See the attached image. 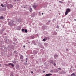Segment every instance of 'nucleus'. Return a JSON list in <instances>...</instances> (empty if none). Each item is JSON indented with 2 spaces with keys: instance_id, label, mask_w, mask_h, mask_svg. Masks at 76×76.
<instances>
[{
  "instance_id": "1",
  "label": "nucleus",
  "mask_w": 76,
  "mask_h": 76,
  "mask_svg": "<svg viewBox=\"0 0 76 76\" xmlns=\"http://www.w3.org/2000/svg\"><path fill=\"white\" fill-rule=\"evenodd\" d=\"M14 23H13V21H10L8 23V25H10V26H12V25H13Z\"/></svg>"
},
{
  "instance_id": "2",
  "label": "nucleus",
  "mask_w": 76,
  "mask_h": 76,
  "mask_svg": "<svg viewBox=\"0 0 76 76\" xmlns=\"http://www.w3.org/2000/svg\"><path fill=\"white\" fill-rule=\"evenodd\" d=\"M9 66H11L12 67H14L15 66V65L13 64V63H10L8 64Z\"/></svg>"
},
{
  "instance_id": "3",
  "label": "nucleus",
  "mask_w": 76,
  "mask_h": 76,
  "mask_svg": "<svg viewBox=\"0 0 76 76\" xmlns=\"http://www.w3.org/2000/svg\"><path fill=\"white\" fill-rule=\"evenodd\" d=\"M22 32H25L26 33H27V32H28V30L26 29H22Z\"/></svg>"
},
{
  "instance_id": "4",
  "label": "nucleus",
  "mask_w": 76,
  "mask_h": 76,
  "mask_svg": "<svg viewBox=\"0 0 76 76\" xmlns=\"http://www.w3.org/2000/svg\"><path fill=\"white\" fill-rule=\"evenodd\" d=\"M16 68L17 70H19L20 69V66L19 65H16Z\"/></svg>"
},
{
  "instance_id": "5",
  "label": "nucleus",
  "mask_w": 76,
  "mask_h": 76,
  "mask_svg": "<svg viewBox=\"0 0 76 76\" xmlns=\"http://www.w3.org/2000/svg\"><path fill=\"white\" fill-rule=\"evenodd\" d=\"M4 29L3 28L1 30V31H0V34H2V35H3V32H4Z\"/></svg>"
},
{
  "instance_id": "6",
  "label": "nucleus",
  "mask_w": 76,
  "mask_h": 76,
  "mask_svg": "<svg viewBox=\"0 0 76 76\" xmlns=\"http://www.w3.org/2000/svg\"><path fill=\"white\" fill-rule=\"evenodd\" d=\"M66 11L68 13H69V12H70V9L69 8L67 9Z\"/></svg>"
},
{
  "instance_id": "7",
  "label": "nucleus",
  "mask_w": 76,
  "mask_h": 76,
  "mask_svg": "<svg viewBox=\"0 0 76 76\" xmlns=\"http://www.w3.org/2000/svg\"><path fill=\"white\" fill-rule=\"evenodd\" d=\"M33 53L34 54H37L38 53V51H37V50H34Z\"/></svg>"
},
{
  "instance_id": "8",
  "label": "nucleus",
  "mask_w": 76,
  "mask_h": 76,
  "mask_svg": "<svg viewBox=\"0 0 76 76\" xmlns=\"http://www.w3.org/2000/svg\"><path fill=\"white\" fill-rule=\"evenodd\" d=\"M9 39H7L6 40H5V42L6 43H7V44H9Z\"/></svg>"
},
{
  "instance_id": "9",
  "label": "nucleus",
  "mask_w": 76,
  "mask_h": 76,
  "mask_svg": "<svg viewBox=\"0 0 76 76\" xmlns=\"http://www.w3.org/2000/svg\"><path fill=\"white\" fill-rule=\"evenodd\" d=\"M52 74H46L45 75V76H50V75H51Z\"/></svg>"
},
{
  "instance_id": "10",
  "label": "nucleus",
  "mask_w": 76,
  "mask_h": 76,
  "mask_svg": "<svg viewBox=\"0 0 76 76\" xmlns=\"http://www.w3.org/2000/svg\"><path fill=\"white\" fill-rule=\"evenodd\" d=\"M58 57V55L57 54L55 55L54 56V57L55 58V59H56V58Z\"/></svg>"
},
{
  "instance_id": "11",
  "label": "nucleus",
  "mask_w": 76,
  "mask_h": 76,
  "mask_svg": "<svg viewBox=\"0 0 76 76\" xmlns=\"http://www.w3.org/2000/svg\"><path fill=\"white\" fill-rule=\"evenodd\" d=\"M20 57L21 59H23V56L22 55H20Z\"/></svg>"
},
{
  "instance_id": "12",
  "label": "nucleus",
  "mask_w": 76,
  "mask_h": 76,
  "mask_svg": "<svg viewBox=\"0 0 76 76\" xmlns=\"http://www.w3.org/2000/svg\"><path fill=\"white\" fill-rule=\"evenodd\" d=\"M37 7V5H33V8H34V9H35Z\"/></svg>"
},
{
  "instance_id": "13",
  "label": "nucleus",
  "mask_w": 76,
  "mask_h": 76,
  "mask_svg": "<svg viewBox=\"0 0 76 76\" xmlns=\"http://www.w3.org/2000/svg\"><path fill=\"white\" fill-rule=\"evenodd\" d=\"M71 76H76V74H75V73H72V74H71Z\"/></svg>"
},
{
  "instance_id": "14",
  "label": "nucleus",
  "mask_w": 76,
  "mask_h": 76,
  "mask_svg": "<svg viewBox=\"0 0 76 76\" xmlns=\"http://www.w3.org/2000/svg\"><path fill=\"white\" fill-rule=\"evenodd\" d=\"M9 6L10 8H12V7H13V5H12L11 4H10L9 5Z\"/></svg>"
},
{
  "instance_id": "15",
  "label": "nucleus",
  "mask_w": 76,
  "mask_h": 76,
  "mask_svg": "<svg viewBox=\"0 0 76 76\" xmlns=\"http://www.w3.org/2000/svg\"><path fill=\"white\" fill-rule=\"evenodd\" d=\"M4 19V17H3V16H1L0 17V19H1H1Z\"/></svg>"
},
{
  "instance_id": "16",
  "label": "nucleus",
  "mask_w": 76,
  "mask_h": 76,
  "mask_svg": "<svg viewBox=\"0 0 76 76\" xmlns=\"http://www.w3.org/2000/svg\"><path fill=\"white\" fill-rule=\"evenodd\" d=\"M9 43H10V44H12V41L9 40Z\"/></svg>"
},
{
  "instance_id": "17",
  "label": "nucleus",
  "mask_w": 76,
  "mask_h": 76,
  "mask_svg": "<svg viewBox=\"0 0 76 76\" xmlns=\"http://www.w3.org/2000/svg\"><path fill=\"white\" fill-rule=\"evenodd\" d=\"M12 63H14V64H16V62L15 61H12Z\"/></svg>"
},
{
  "instance_id": "18",
  "label": "nucleus",
  "mask_w": 76,
  "mask_h": 76,
  "mask_svg": "<svg viewBox=\"0 0 76 76\" xmlns=\"http://www.w3.org/2000/svg\"><path fill=\"white\" fill-rule=\"evenodd\" d=\"M57 33L56 31L54 32V34H53V35H57Z\"/></svg>"
},
{
  "instance_id": "19",
  "label": "nucleus",
  "mask_w": 76,
  "mask_h": 76,
  "mask_svg": "<svg viewBox=\"0 0 76 76\" xmlns=\"http://www.w3.org/2000/svg\"><path fill=\"white\" fill-rule=\"evenodd\" d=\"M53 60H51L50 61V63H53Z\"/></svg>"
},
{
  "instance_id": "20",
  "label": "nucleus",
  "mask_w": 76,
  "mask_h": 76,
  "mask_svg": "<svg viewBox=\"0 0 76 76\" xmlns=\"http://www.w3.org/2000/svg\"><path fill=\"white\" fill-rule=\"evenodd\" d=\"M21 29V27L20 26H18V30H20V29Z\"/></svg>"
},
{
  "instance_id": "21",
  "label": "nucleus",
  "mask_w": 76,
  "mask_h": 76,
  "mask_svg": "<svg viewBox=\"0 0 76 76\" xmlns=\"http://www.w3.org/2000/svg\"><path fill=\"white\" fill-rule=\"evenodd\" d=\"M10 76H14V75H13V72H11V73Z\"/></svg>"
},
{
  "instance_id": "22",
  "label": "nucleus",
  "mask_w": 76,
  "mask_h": 76,
  "mask_svg": "<svg viewBox=\"0 0 76 76\" xmlns=\"http://www.w3.org/2000/svg\"><path fill=\"white\" fill-rule=\"evenodd\" d=\"M68 13H69V12L67 11H66L65 12V15H67V14H68Z\"/></svg>"
},
{
  "instance_id": "23",
  "label": "nucleus",
  "mask_w": 76,
  "mask_h": 76,
  "mask_svg": "<svg viewBox=\"0 0 76 76\" xmlns=\"http://www.w3.org/2000/svg\"><path fill=\"white\" fill-rule=\"evenodd\" d=\"M24 64H25V66H28V63H27L26 62L24 63Z\"/></svg>"
},
{
  "instance_id": "24",
  "label": "nucleus",
  "mask_w": 76,
  "mask_h": 76,
  "mask_svg": "<svg viewBox=\"0 0 76 76\" xmlns=\"http://www.w3.org/2000/svg\"><path fill=\"white\" fill-rule=\"evenodd\" d=\"M32 15H33V16H35V12H34L32 14Z\"/></svg>"
},
{
  "instance_id": "25",
  "label": "nucleus",
  "mask_w": 76,
  "mask_h": 76,
  "mask_svg": "<svg viewBox=\"0 0 76 76\" xmlns=\"http://www.w3.org/2000/svg\"><path fill=\"white\" fill-rule=\"evenodd\" d=\"M44 45L45 47H47V44L46 43H44Z\"/></svg>"
},
{
  "instance_id": "26",
  "label": "nucleus",
  "mask_w": 76,
  "mask_h": 76,
  "mask_svg": "<svg viewBox=\"0 0 76 76\" xmlns=\"http://www.w3.org/2000/svg\"><path fill=\"white\" fill-rule=\"evenodd\" d=\"M32 9L31 8H30V9L29 10V11L31 12H32Z\"/></svg>"
},
{
  "instance_id": "27",
  "label": "nucleus",
  "mask_w": 76,
  "mask_h": 76,
  "mask_svg": "<svg viewBox=\"0 0 76 76\" xmlns=\"http://www.w3.org/2000/svg\"><path fill=\"white\" fill-rule=\"evenodd\" d=\"M56 28H57V29L59 28V26H58L57 25V26L56 27Z\"/></svg>"
},
{
  "instance_id": "28",
  "label": "nucleus",
  "mask_w": 76,
  "mask_h": 76,
  "mask_svg": "<svg viewBox=\"0 0 76 76\" xmlns=\"http://www.w3.org/2000/svg\"><path fill=\"white\" fill-rule=\"evenodd\" d=\"M53 72H54V70H50V72H51V73H53Z\"/></svg>"
},
{
  "instance_id": "29",
  "label": "nucleus",
  "mask_w": 76,
  "mask_h": 76,
  "mask_svg": "<svg viewBox=\"0 0 76 76\" xmlns=\"http://www.w3.org/2000/svg\"><path fill=\"white\" fill-rule=\"evenodd\" d=\"M38 42V40H37V44H39V42Z\"/></svg>"
},
{
  "instance_id": "30",
  "label": "nucleus",
  "mask_w": 76,
  "mask_h": 76,
  "mask_svg": "<svg viewBox=\"0 0 76 76\" xmlns=\"http://www.w3.org/2000/svg\"><path fill=\"white\" fill-rule=\"evenodd\" d=\"M53 64V65L55 66H56V63H54Z\"/></svg>"
},
{
  "instance_id": "31",
  "label": "nucleus",
  "mask_w": 76,
  "mask_h": 76,
  "mask_svg": "<svg viewBox=\"0 0 76 76\" xmlns=\"http://www.w3.org/2000/svg\"><path fill=\"white\" fill-rule=\"evenodd\" d=\"M43 41H46V39H45V38L43 39Z\"/></svg>"
},
{
  "instance_id": "32",
  "label": "nucleus",
  "mask_w": 76,
  "mask_h": 76,
  "mask_svg": "<svg viewBox=\"0 0 76 76\" xmlns=\"http://www.w3.org/2000/svg\"><path fill=\"white\" fill-rule=\"evenodd\" d=\"M1 6H2V7H4V5H3V4H1Z\"/></svg>"
},
{
  "instance_id": "33",
  "label": "nucleus",
  "mask_w": 76,
  "mask_h": 76,
  "mask_svg": "<svg viewBox=\"0 0 76 76\" xmlns=\"http://www.w3.org/2000/svg\"><path fill=\"white\" fill-rule=\"evenodd\" d=\"M13 40L14 41H16V39H14Z\"/></svg>"
},
{
  "instance_id": "34",
  "label": "nucleus",
  "mask_w": 76,
  "mask_h": 76,
  "mask_svg": "<svg viewBox=\"0 0 76 76\" xmlns=\"http://www.w3.org/2000/svg\"><path fill=\"white\" fill-rule=\"evenodd\" d=\"M45 39H46V40H47V37H45Z\"/></svg>"
},
{
  "instance_id": "35",
  "label": "nucleus",
  "mask_w": 76,
  "mask_h": 76,
  "mask_svg": "<svg viewBox=\"0 0 76 76\" xmlns=\"http://www.w3.org/2000/svg\"><path fill=\"white\" fill-rule=\"evenodd\" d=\"M14 52L15 53H17V52L16 51H15Z\"/></svg>"
},
{
  "instance_id": "36",
  "label": "nucleus",
  "mask_w": 76,
  "mask_h": 76,
  "mask_svg": "<svg viewBox=\"0 0 76 76\" xmlns=\"http://www.w3.org/2000/svg\"><path fill=\"white\" fill-rule=\"evenodd\" d=\"M47 25H49V24H50V23H47Z\"/></svg>"
},
{
  "instance_id": "37",
  "label": "nucleus",
  "mask_w": 76,
  "mask_h": 76,
  "mask_svg": "<svg viewBox=\"0 0 76 76\" xmlns=\"http://www.w3.org/2000/svg\"><path fill=\"white\" fill-rule=\"evenodd\" d=\"M26 61H28V58H26Z\"/></svg>"
},
{
  "instance_id": "38",
  "label": "nucleus",
  "mask_w": 76,
  "mask_h": 76,
  "mask_svg": "<svg viewBox=\"0 0 76 76\" xmlns=\"http://www.w3.org/2000/svg\"><path fill=\"white\" fill-rule=\"evenodd\" d=\"M59 3H62V1H59Z\"/></svg>"
},
{
  "instance_id": "39",
  "label": "nucleus",
  "mask_w": 76,
  "mask_h": 76,
  "mask_svg": "<svg viewBox=\"0 0 76 76\" xmlns=\"http://www.w3.org/2000/svg\"><path fill=\"white\" fill-rule=\"evenodd\" d=\"M50 22H51V20H49L48 21L49 23H50Z\"/></svg>"
},
{
  "instance_id": "40",
  "label": "nucleus",
  "mask_w": 76,
  "mask_h": 76,
  "mask_svg": "<svg viewBox=\"0 0 76 76\" xmlns=\"http://www.w3.org/2000/svg\"><path fill=\"white\" fill-rule=\"evenodd\" d=\"M58 69H59L60 70H61V68H58Z\"/></svg>"
},
{
  "instance_id": "41",
  "label": "nucleus",
  "mask_w": 76,
  "mask_h": 76,
  "mask_svg": "<svg viewBox=\"0 0 76 76\" xmlns=\"http://www.w3.org/2000/svg\"><path fill=\"white\" fill-rule=\"evenodd\" d=\"M66 51H68V49H67L66 48Z\"/></svg>"
},
{
  "instance_id": "42",
  "label": "nucleus",
  "mask_w": 76,
  "mask_h": 76,
  "mask_svg": "<svg viewBox=\"0 0 76 76\" xmlns=\"http://www.w3.org/2000/svg\"><path fill=\"white\" fill-rule=\"evenodd\" d=\"M23 47L24 48H25V46L24 45V46H23Z\"/></svg>"
},
{
  "instance_id": "43",
  "label": "nucleus",
  "mask_w": 76,
  "mask_h": 76,
  "mask_svg": "<svg viewBox=\"0 0 76 76\" xmlns=\"http://www.w3.org/2000/svg\"><path fill=\"white\" fill-rule=\"evenodd\" d=\"M31 73H33V71H31Z\"/></svg>"
},
{
  "instance_id": "44",
  "label": "nucleus",
  "mask_w": 76,
  "mask_h": 76,
  "mask_svg": "<svg viewBox=\"0 0 76 76\" xmlns=\"http://www.w3.org/2000/svg\"><path fill=\"white\" fill-rule=\"evenodd\" d=\"M34 45H37V43H34Z\"/></svg>"
},
{
  "instance_id": "45",
  "label": "nucleus",
  "mask_w": 76,
  "mask_h": 76,
  "mask_svg": "<svg viewBox=\"0 0 76 76\" xmlns=\"http://www.w3.org/2000/svg\"><path fill=\"white\" fill-rule=\"evenodd\" d=\"M43 73H45V71H43Z\"/></svg>"
},
{
  "instance_id": "46",
  "label": "nucleus",
  "mask_w": 76,
  "mask_h": 76,
  "mask_svg": "<svg viewBox=\"0 0 76 76\" xmlns=\"http://www.w3.org/2000/svg\"><path fill=\"white\" fill-rule=\"evenodd\" d=\"M42 15H44V13H42Z\"/></svg>"
},
{
  "instance_id": "47",
  "label": "nucleus",
  "mask_w": 76,
  "mask_h": 76,
  "mask_svg": "<svg viewBox=\"0 0 76 76\" xmlns=\"http://www.w3.org/2000/svg\"><path fill=\"white\" fill-rule=\"evenodd\" d=\"M4 35H6V33H5V34H4Z\"/></svg>"
},
{
  "instance_id": "48",
  "label": "nucleus",
  "mask_w": 76,
  "mask_h": 76,
  "mask_svg": "<svg viewBox=\"0 0 76 76\" xmlns=\"http://www.w3.org/2000/svg\"><path fill=\"white\" fill-rule=\"evenodd\" d=\"M74 20H75V21H76V19H74Z\"/></svg>"
},
{
  "instance_id": "49",
  "label": "nucleus",
  "mask_w": 76,
  "mask_h": 76,
  "mask_svg": "<svg viewBox=\"0 0 76 76\" xmlns=\"http://www.w3.org/2000/svg\"><path fill=\"white\" fill-rule=\"evenodd\" d=\"M8 7V9H10V7Z\"/></svg>"
},
{
  "instance_id": "50",
  "label": "nucleus",
  "mask_w": 76,
  "mask_h": 76,
  "mask_svg": "<svg viewBox=\"0 0 76 76\" xmlns=\"http://www.w3.org/2000/svg\"><path fill=\"white\" fill-rule=\"evenodd\" d=\"M22 62H23V60H21V61Z\"/></svg>"
},
{
  "instance_id": "51",
  "label": "nucleus",
  "mask_w": 76,
  "mask_h": 76,
  "mask_svg": "<svg viewBox=\"0 0 76 76\" xmlns=\"http://www.w3.org/2000/svg\"><path fill=\"white\" fill-rule=\"evenodd\" d=\"M48 39H50V38L49 37H48Z\"/></svg>"
},
{
  "instance_id": "52",
  "label": "nucleus",
  "mask_w": 76,
  "mask_h": 76,
  "mask_svg": "<svg viewBox=\"0 0 76 76\" xmlns=\"http://www.w3.org/2000/svg\"><path fill=\"white\" fill-rule=\"evenodd\" d=\"M1 66V64H0V66Z\"/></svg>"
},
{
  "instance_id": "53",
  "label": "nucleus",
  "mask_w": 76,
  "mask_h": 76,
  "mask_svg": "<svg viewBox=\"0 0 76 76\" xmlns=\"http://www.w3.org/2000/svg\"><path fill=\"white\" fill-rule=\"evenodd\" d=\"M25 63H27V61H26Z\"/></svg>"
},
{
  "instance_id": "54",
  "label": "nucleus",
  "mask_w": 76,
  "mask_h": 76,
  "mask_svg": "<svg viewBox=\"0 0 76 76\" xmlns=\"http://www.w3.org/2000/svg\"><path fill=\"white\" fill-rule=\"evenodd\" d=\"M39 14H40V12H39Z\"/></svg>"
},
{
  "instance_id": "55",
  "label": "nucleus",
  "mask_w": 76,
  "mask_h": 76,
  "mask_svg": "<svg viewBox=\"0 0 76 76\" xmlns=\"http://www.w3.org/2000/svg\"><path fill=\"white\" fill-rule=\"evenodd\" d=\"M53 20H54V19H53Z\"/></svg>"
},
{
  "instance_id": "56",
  "label": "nucleus",
  "mask_w": 76,
  "mask_h": 76,
  "mask_svg": "<svg viewBox=\"0 0 76 76\" xmlns=\"http://www.w3.org/2000/svg\"><path fill=\"white\" fill-rule=\"evenodd\" d=\"M56 31H57V30L56 29Z\"/></svg>"
},
{
  "instance_id": "57",
  "label": "nucleus",
  "mask_w": 76,
  "mask_h": 76,
  "mask_svg": "<svg viewBox=\"0 0 76 76\" xmlns=\"http://www.w3.org/2000/svg\"><path fill=\"white\" fill-rule=\"evenodd\" d=\"M63 28H64V26H63Z\"/></svg>"
},
{
  "instance_id": "58",
  "label": "nucleus",
  "mask_w": 76,
  "mask_h": 76,
  "mask_svg": "<svg viewBox=\"0 0 76 76\" xmlns=\"http://www.w3.org/2000/svg\"><path fill=\"white\" fill-rule=\"evenodd\" d=\"M26 6H28V5H26Z\"/></svg>"
},
{
  "instance_id": "59",
  "label": "nucleus",
  "mask_w": 76,
  "mask_h": 76,
  "mask_svg": "<svg viewBox=\"0 0 76 76\" xmlns=\"http://www.w3.org/2000/svg\"><path fill=\"white\" fill-rule=\"evenodd\" d=\"M8 20H9V19H8Z\"/></svg>"
}]
</instances>
